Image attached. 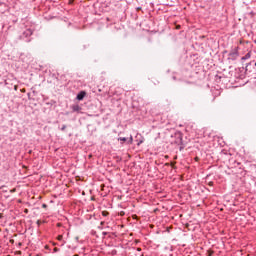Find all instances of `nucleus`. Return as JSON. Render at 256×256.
Instances as JSON below:
<instances>
[{"label":"nucleus","instance_id":"1","mask_svg":"<svg viewBox=\"0 0 256 256\" xmlns=\"http://www.w3.org/2000/svg\"><path fill=\"white\" fill-rule=\"evenodd\" d=\"M31 35H33V30L31 29H26L22 35L20 36V39H26L27 42L31 41L29 39V37H31Z\"/></svg>","mask_w":256,"mask_h":256},{"label":"nucleus","instance_id":"2","mask_svg":"<svg viewBox=\"0 0 256 256\" xmlns=\"http://www.w3.org/2000/svg\"><path fill=\"white\" fill-rule=\"evenodd\" d=\"M174 137H175V141H174V143L176 144V145H183V133H181V132H176L175 134H174Z\"/></svg>","mask_w":256,"mask_h":256},{"label":"nucleus","instance_id":"3","mask_svg":"<svg viewBox=\"0 0 256 256\" xmlns=\"http://www.w3.org/2000/svg\"><path fill=\"white\" fill-rule=\"evenodd\" d=\"M229 57L232 59V61H235L239 57V47H235L232 49L229 53Z\"/></svg>","mask_w":256,"mask_h":256},{"label":"nucleus","instance_id":"4","mask_svg":"<svg viewBox=\"0 0 256 256\" xmlns=\"http://www.w3.org/2000/svg\"><path fill=\"white\" fill-rule=\"evenodd\" d=\"M229 165L232 169L236 168V167H239V169H241V162H238L237 160H235L233 158L229 160Z\"/></svg>","mask_w":256,"mask_h":256},{"label":"nucleus","instance_id":"5","mask_svg":"<svg viewBox=\"0 0 256 256\" xmlns=\"http://www.w3.org/2000/svg\"><path fill=\"white\" fill-rule=\"evenodd\" d=\"M136 141H137V146L139 147V145L145 143V137H143V135L141 134H137Z\"/></svg>","mask_w":256,"mask_h":256},{"label":"nucleus","instance_id":"6","mask_svg":"<svg viewBox=\"0 0 256 256\" xmlns=\"http://www.w3.org/2000/svg\"><path fill=\"white\" fill-rule=\"evenodd\" d=\"M85 95H87V92L85 91H80L77 96H76V99L78 101H83V99H85Z\"/></svg>","mask_w":256,"mask_h":256},{"label":"nucleus","instance_id":"7","mask_svg":"<svg viewBox=\"0 0 256 256\" xmlns=\"http://www.w3.org/2000/svg\"><path fill=\"white\" fill-rule=\"evenodd\" d=\"M71 109L73 113H79V111H81V106H79L78 104H74L71 106Z\"/></svg>","mask_w":256,"mask_h":256},{"label":"nucleus","instance_id":"8","mask_svg":"<svg viewBox=\"0 0 256 256\" xmlns=\"http://www.w3.org/2000/svg\"><path fill=\"white\" fill-rule=\"evenodd\" d=\"M242 61H247V59H251V52H248L247 54H245V56H243Z\"/></svg>","mask_w":256,"mask_h":256},{"label":"nucleus","instance_id":"9","mask_svg":"<svg viewBox=\"0 0 256 256\" xmlns=\"http://www.w3.org/2000/svg\"><path fill=\"white\" fill-rule=\"evenodd\" d=\"M117 140L121 142V145H123V143L127 142V138H125V137H119Z\"/></svg>","mask_w":256,"mask_h":256},{"label":"nucleus","instance_id":"10","mask_svg":"<svg viewBox=\"0 0 256 256\" xmlns=\"http://www.w3.org/2000/svg\"><path fill=\"white\" fill-rule=\"evenodd\" d=\"M127 145H133V136H130L127 140Z\"/></svg>","mask_w":256,"mask_h":256},{"label":"nucleus","instance_id":"11","mask_svg":"<svg viewBox=\"0 0 256 256\" xmlns=\"http://www.w3.org/2000/svg\"><path fill=\"white\" fill-rule=\"evenodd\" d=\"M103 225H105V222H101L100 225L98 226V229L103 230Z\"/></svg>","mask_w":256,"mask_h":256},{"label":"nucleus","instance_id":"12","mask_svg":"<svg viewBox=\"0 0 256 256\" xmlns=\"http://www.w3.org/2000/svg\"><path fill=\"white\" fill-rule=\"evenodd\" d=\"M102 215H103V217H107V216L109 215V212L103 211V212H102Z\"/></svg>","mask_w":256,"mask_h":256},{"label":"nucleus","instance_id":"13","mask_svg":"<svg viewBox=\"0 0 256 256\" xmlns=\"http://www.w3.org/2000/svg\"><path fill=\"white\" fill-rule=\"evenodd\" d=\"M57 239L58 241H63V235H58Z\"/></svg>","mask_w":256,"mask_h":256},{"label":"nucleus","instance_id":"14","mask_svg":"<svg viewBox=\"0 0 256 256\" xmlns=\"http://www.w3.org/2000/svg\"><path fill=\"white\" fill-rule=\"evenodd\" d=\"M66 129H67V125H63L60 130L65 131Z\"/></svg>","mask_w":256,"mask_h":256},{"label":"nucleus","instance_id":"15","mask_svg":"<svg viewBox=\"0 0 256 256\" xmlns=\"http://www.w3.org/2000/svg\"><path fill=\"white\" fill-rule=\"evenodd\" d=\"M37 225H38V227H40L41 226V220H37Z\"/></svg>","mask_w":256,"mask_h":256},{"label":"nucleus","instance_id":"16","mask_svg":"<svg viewBox=\"0 0 256 256\" xmlns=\"http://www.w3.org/2000/svg\"><path fill=\"white\" fill-rule=\"evenodd\" d=\"M43 209H47V204H42Z\"/></svg>","mask_w":256,"mask_h":256},{"label":"nucleus","instance_id":"17","mask_svg":"<svg viewBox=\"0 0 256 256\" xmlns=\"http://www.w3.org/2000/svg\"><path fill=\"white\" fill-rule=\"evenodd\" d=\"M102 235H103L104 237H106V235H108V233H107V232H102Z\"/></svg>","mask_w":256,"mask_h":256},{"label":"nucleus","instance_id":"18","mask_svg":"<svg viewBox=\"0 0 256 256\" xmlns=\"http://www.w3.org/2000/svg\"><path fill=\"white\" fill-rule=\"evenodd\" d=\"M215 77H216V81H217V79H221V76H219V75H216Z\"/></svg>","mask_w":256,"mask_h":256},{"label":"nucleus","instance_id":"19","mask_svg":"<svg viewBox=\"0 0 256 256\" xmlns=\"http://www.w3.org/2000/svg\"><path fill=\"white\" fill-rule=\"evenodd\" d=\"M176 29H181V25H177V26H176Z\"/></svg>","mask_w":256,"mask_h":256},{"label":"nucleus","instance_id":"20","mask_svg":"<svg viewBox=\"0 0 256 256\" xmlns=\"http://www.w3.org/2000/svg\"><path fill=\"white\" fill-rule=\"evenodd\" d=\"M27 95H28V99H31V93H28Z\"/></svg>","mask_w":256,"mask_h":256},{"label":"nucleus","instance_id":"21","mask_svg":"<svg viewBox=\"0 0 256 256\" xmlns=\"http://www.w3.org/2000/svg\"><path fill=\"white\" fill-rule=\"evenodd\" d=\"M137 11H141V7H138V8H137Z\"/></svg>","mask_w":256,"mask_h":256},{"label":"nucleus","instance_id":"22","mask_svg":"<svg viewBox=\"0 0 256 256\" xmlns=\"http://www.w3.org/2000/svg\"><path fill=\"white\" fill-rule=\"evenodd\" d=\"M137 251H141V248H137Z\"/></svg>","mask_w":256,"mask_h":256},{"label":"nucleus","instance_id":"23","mask_svg":"<svg viewBox=\"0 0 256 256\" xmlns=\"http://www.w3.org/2000/svg\"><path fill=\"white\" fill-rule=\"evenodd\" d=\"M211 255H213V252H211V253L209 254V256H211Z\"/></svg>","mask_w":256,"mask_h":256},{"label":"nucleus","instance_id":"24","mask_svg":"<svg viewBox=\"0 0 256 256\" xmlns=\"http://www.w3.org/2000/svg\"><path fill=\"white\" fill-rule=\"evenodd\" d=\"M254 65L256 66V62L254 63Z\"/></svg>","mask_w":256,"mask_h":256},{"label":"nucleus","instance_id":"25","mask_svg":"<svg viewBox=\"0 0 256 256\" xmlns=\"http://www.w3.org/2000/svg\"><path fill=\"white\" fill-rule=\"evenodd\" d=\"M37 256H39V255H37Z\"/></svg>","mask_w":256,"mask_h":256}]
</instances>
